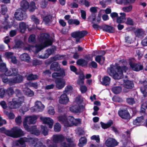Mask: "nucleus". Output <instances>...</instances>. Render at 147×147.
Returning <instances> with one entry per match:
<instances>
[{"instance_id":"f257e3e1","label":"nucleus","mask_w":147,"mask_h":147,"mask_svg":"<svg viewBox=\"0 0 147 147\" xmlns=\"http://www.w3.org/2000/svg\"><path fill=\"white\" fill-rule=\"evenodd\" d=\"M50 69L52 71H56L53 73L52 77L55 78V82L57 88L60 90L63 88L65 84V82L63 78H57L61 77L63 78L65 76V73L63 69H62L60 65L57 62H53L50 65Z\"/></svg>"},{"instance_id":"f03ea898","label":"nucleus","mask_w":147,"mask_h":147,"mask_svg":"<svg viewBox=\"0 0 147 147\" xmlns=\"http://www.w3.org/2000/svg\"><path fill=\"white\" fill-rule=\"evenodd\" d=\"M128 69L126 66L121 67L118 63H116L115 65H110V67L107 69V71L114 79L119 80L123 78V72H126Z\"/></svg>"},{"instance_id":"7ed1b4c3","label":"nucleus","mask_w":147,"mask_h":147,"mask_svg":"<svg viewBox=\"0 0 147 147\" xmlns=\"http://www.w3.org/2000/svg\"><path fill=\"white\" fill-rule=\"evenodd\" d=\"M24 97L22 96L18 98H14L11 101L8 103L9 108L10 109H16L21 106L24 101Z\"/></svg>"},{"instance_id":"20e7f679","label":"nucleus","mask_w":147,"mask_h":147,"mask_svg":"<svg viewBox=\"0 0 147 147\" xmlns=\"http://www.w3.org/2000/svg\"><path fill=\"white\" fill-rule=\"evenodd\" d=\"M10 130L9 136L13 138H18L24 135V131L17 127H14Z\"/></svg>"},{"instance_id":"39448f33","label":"nucleus","mask_w":147,"mask_h":147,"mask_svg":"<svg viewBox=\"0 0 147 147\" xmlns=\"http://www.w3.org/2000/svg\"><path fill=\"white\" fill-rule=\"evenodd\" d=\"M88 33L87 31L82 30L74 32L71 34V35L73 38H76V42H78L80 39L86 36Z\"/></svg>"},{"instance_id":"423d86ee","label":"nucleus","mask_w":147,"mask_h":147,"mask_svg":"<svg viewBox=\"0 0 147 147\" xmlns=\"http://www.w3.org/2000/svg\"><path fill=\"white\" fill-rule=\"evenodd\" d=\"M50 36L48 34L44 33L41 34L39 39L40 42H43L46 46L51 45L53 43L52 40L49 38Z\"/></svg>"},{"instance_id":"0eeeda50","label":"nucleus","mask_w":147,"mask_h":147,"mask_svg":"<svg viewBox=\"0 0 147 147\" xmlns=\"http://www.w3.org/2000/svg\"><path fill=\"white\" fill-rule=\"evenodd\" d=\"M133 59H129V64L132 70L138 72L144 69L143 65L140 63H136L133 61Z\"/></svg>"},{"instance_id":"6e6552de","label":"nucleus","mask_w":147,"mask_h":147,"mask_svg":"<svg viewBox=\"0 0 147 147\" xmlns=\"http://www.w3.org/2000/svg\"><path fill=\"white\" fill-rule=\"evenodd\" d=\"M14 16L16 19L18 20H22L25 19L27 17L26 12L22 10V9H18L15 12Z\"/></svg>"},{"instance_id":"1a4fd4ad","label":"nucleus","mask_w":147,"mask_h":147,"mask_svg":"<svg viewBox=\"0 0 147 147\" xmlns=\"http://www.w3.org/2000/svg\"><path fill=\"white\" fill-rule=\"evenodd\" d=\"M118 114L122 119L127 120L130 119V114L127 109H120L118 111Z\"/></svg>"},{"instance_id":"9d476101","label":"nucleus","mask_w":147,"mask_h":147,"mask_svg":"<svg viewBox=\"0 0 147 147\" xmlns=\"http://www.w3.org/2000/svg\"><path fill=\"white\" fill-rule=\"evenodd\" d=\"M23 80V78L22 75L18 74L16 76L11 78V80H10L11 81L10 82V84H11V85H13L15 84H16L20 83L22 82Z\"/></svg>"},{"instance_id":"9b49d317","label":"nucleus","mask_w":147,"mask_h":147,"mask_svg":"<svg viewBox=\"0 0 147 147\" xmlns=\"http://www.w3.org/2000/svg\"><path fill=\"white\" fill-rule=\"evenodd\" d=\"M119 142L114 139L109 138L105 141V144L106 146L109 147H114L118 145Z\"/></svg>"},{"instance_id":"f8f14e48","label":"nucleus","mask_w":147,"mask_h":147,"mask_svg":"<svg viewBox=\"0 0 147 147\" xmlns=\"http://www.w3.org/2000/svg\"><path fill=\"white\" fill-rule=\"evenodd\" d=\"M40 119L45 124H47L48 126L50 128H52L53 123V121L50 118H44L41 117Z\"/></svg>"},{"instance_id":"ddd939ff","label":"nucleus","mask_w":147,"mask_h":147,"mask_svg":"<svg viewBox=\"0 0 147 147\" xmlns=\"http://www.w3.org/2000/svg\"><path fill=\"white\" fill-rule=\"evenodd\" d=\"M45 107L40 102H38L34 107H32L31 109L32 112H38L42 111Z\"/></svg>"},{"instance_id":"4468645a","label":"nucleus","mask_w":147,"mask_h":147,"mask_svg":"<svg viewBox=\"0 0 147 147\" xmlns=\"http://www.w3.org/2000/svg\"><path fill=\"white\" fill-rule=\"evenodd\" d=\"M69 101V98L66 93L62 94L60 96L59 100V103L63 105H66Z\"/></svg>"},{"instance_id":"2eb2a0df","label":"nucleus","mask_w":147,"mask_h":147,"mask_svg":"<svg viewBox=\"0 0 147 147\" xmlns=\"http://www.w3.org/2000/svg\"><path fill=\"white\" fill-rule=\"evenodd\" d=\"M81 106L79 105H72L69 108L70 111L75 113H80L81 111Z\"/></svg>"},{"instance_id":"dca6fc26","label":"nucleus","mask_w":147,"mask_h":147,"mask_svg":"<svg viewBox=\"0 0 147 147\" xmlns=\"http://www.w3.org/2000/svg\"><path fill=\"white\" fill-rule=\"evenodd\" d=\"M103 30L109 33H113L115 32V28L113 26L105 24L102 26Z\"/></svg>"},{"instance_id":"f3484780","label":"nucleus","mask_w":147,"mask_h":147,"mask_svg":"<svg viewBox=\"0 0 147 147\" xmlns=\"http://www.w3.org/2000/svg\"><path fill=\"white\" fill-rule=\"evenodd\" d=\"M52 141L55 143H58L59 142H61L63 141L65 139L64 137L62 135H54L53 136Z\"/></svg>"},{"instance_id":"a211bd4d","label":"nucleus","mask_w":147,"mask_h":147,"mask_svg":"<svg viewBox=\"0 0 147 147\" xmlns=\"http://www.w3.org/2000/svg\"><path fill=\"white\" fill-rule=\"evenodd\" d=\"M26 139L27 140V142L31 146L35 147L36 144L39 142L38 139L37 138L28 137Z\"/></svg>"},{"instance_id":"6ab92c4d","label":"nucleus","mask_w":147,"mask_h":147,"mask_svg":"<svg viewBox=\"0 0 147 147\" xmlns=\"http://www.w3.org/2000/svg\"><path fill=\"white\" fill-rule=\"evenodd\" d=\"M29 3L26 0H24L21 1L20 4L21 8L19 9H22V10L26 12L29 7Z\"/></svg>"},{"instance_id":"aec40b11","label":"nucleus","mask_w":147,"mask_h":147,"mask_svg":"<svg viewBox=\"0 0 147 147\" xmlns=\"http://www.w3.org/2000/svg\"><path fill=\"white\" fill-rule=\"evenodd\" d=\"M19 28L20 32L22 34L24 33L25 32L26 29L28 28V25H26L24 22H22L19 23Z\"/></svg>"},{"instance_id":"412c9836","label":"nucleus","mask_w":147,"mask_h":147,"mask_svg":"<svg viewBox=\"0 0 147 147\" xmlns=\"http://www.w3.org/2000/svg\"><path fill=\"white\" fill-rule=\"evenodd\" d=\"M124 86L125 88L128 89H131L134 87L133 82L131 81L127 80H124Z\"/></svg>"},{"instance_id":"4be33fe9","label":"nucleus","mask_w":147,"mask_h":147,"mask_svg":"<svg viewBox=\"0 0 147 147\" xmlns=\"http://www.w3.org/2000/svg\"><path fill=\"white\" fill-rule=\"evenodd\" d=\"M88 61L83 59H80L76 61L77 64L82 67H86L88 64Z\"/></svg>"},{"instance_id":"5701e85b","label":"nucleus","mask_w":147,"mask_h":147,"mask_svg":"<svg viewBox=\"0 0 147 147\" xmlns=\"http://www.w3.org/2000/svg\"><path fill=\"white\" fill-rule=\"evenodd\" d=\"M29 132L31 134H34L36 136L39 135L40 133V131L37 129V127L36 125L32 126Z\"/></svg>"},{"instance_id":"b1692460","label":"nucleus","mask_w":147,"mask_h":147,"mask_svg":"<svg viewBox=\"0 0 147 147\" xmlns=\"http://www.w3.org/2000/svg\"><path fill=\"white\" fill-rule=\"evenodd\" d=\"M136 0H119L117 2L118 4L121 5L123 4L124 5H126L134 3Z\"/></svg>"},{"instance_id":"393cba45","label":"nucleus","mask_w":147,"mask_h":147,"mask_svg":"<svg viewBox=\"0 0 147 147\" xmlns=\"http://www.w3.org/2000/svg\"><path fill=\"white\" fill-rule=\"evenodd\" d=\"M102 81H101V84L102 85L107 86L109 84L111 78L108 76H105L102 78Z\"/></svg>"},{"instance_id":"a878e982","label":"nucleus","mask_w":147,"mask_h":147,"mask_svg":"<svg viewBox=\"0 0 147 147\" xmlns=\"http://www.w3.org/2000/svg\"><path fill=\"white\" fill-rule=\"evenodd\" d=\"M53 16L51 15L48 14L43 18V21L46 24H48L52 21Z\"/></svg>"},{"instance_id":"bb28decb","label":"nucleus","mask_w":147,"mask_h":147,"mask_svg":"<svg viewBox=\"0 0 147 147\" xmlns=\"http://www.w3.org/2000/svg\"><path fill=\"white\" fill-rule=\"evenodd\" d=\"M20 58L22 61L29 63L30 62V57L29 55L26 53H24L20 56Z\"/></svg>"},{"instance_id":"cd10ccee","label":"nucleus","mask_w":147,"mask_h":147,"mask_svg":"<svg viewBox=\"0 0 147 147\" xmlns=\"http://www.w3.org/2000/svg\"><path fill=\"white\" fill-rule=\"evenodd\" d=\"M23 91L24 94L27 96L32 97L34 95V92L28 88H25Z\"/></svg>"},{"instance_id":"c85d7f7f","label":"nucleus","mask_w":147,"mask_h":147,"mask_svg":"<svg viewBox=\"0 0 147 147\" xmlns=\"http://www.w3.org/2000/svg\"><path fill=\"white\" fill-rule=\"evenodd\" d=\"M67 22L69 25L74 24L78 26L80 24V21L77 19H70L68 20Z\"/></svg>"},{"instance_id":"c756f323","label":"nucleus","mask_w":147,"mask_h":147,"mask_svg":"<svg viewBox=\"0 0 147 147\" xmlns=\"http://www.w3.org/2000/svg\"><path fill=\"white\" fill-rule=\"evenodd\" d=\"M8 76L5 74H3L1 75V78L2 81L4 83L7 84H8L10 86H12L11 84H10V82L11 81V78L8 79L7 78Z\"/></svg>"},{"instance_id":"7c9ffc66","label":"nucleus","mask_w":147,"mask_h":147,"mask_svg":"<svg viewBox=\"0 0 147 147\" xmlns=\"http://www.w3.org/2000/svg\"><path fill=\"white\" fill-rule=\"evenodd\" d=\"M100 123L102 128L104 129H106L110 127L113 124V122L112 120H111L107 123H105L102 122H101Z\"/></svg>"},{"instance_id":"2f4dec72","label":"nucleus","mask_w":147,"mask_h":147,"mask_svg":"<svg viewBox=\"0 0 147 147\" xmlns=\"http://www.w3.org/2000/svg\"><path fill=\"white\" fill-rule=\"evenodd\" d=\"M122 89V88L120 86H114L112 88L111 90L113 93L117 94L121 92Z\"/></svg>"},{"instance_id":"473e14b6","label":"nucleus","mask_w":147,"mask_h":147,"mask_svg":"<svg viewBox=\"0 0 147 147\" xmlns=\"http://www.w3.org/2000/svg\"><path fill=\"white\" fill-rule=\"evenodd\" d=\"M36 8V4L34 1L31 2L29 5V7L28 8V10L30 12H33L34 11Z\"/></svg>"},{"instance_id":"72a5a7b5","label":"nucleus","mask_w":147,"mask_h":147,"mask_svg":"<svg viewBox=\"0 0 147 147\" xmlns=\"http://www.w3.org/2000/svg\"><path fill=\"white\" fill-rule=\"evenodd\" d=\"M36 36L35 34H31L28 38V42L29 43L34 44L36 42Z\"/></svg>"},{"instance_id":"f704fd0d","label":"nucleus","mask_w":147,"mask_h":147,"mask_svg":"<svg viewBox=\"0 0 147 147\" xmlns=\"http://www.w3.org/2000/svg\"><path fill=\"white\" fill-rule=\"evenodd\" d=\"M37 119V117L36 116H30L29 117V121L28 123L29 125L33 124H35Z\"/></svg>"},{"instance_id":"c9c22d12","label":"nucleus","mask_w":147,"mask_h":147,"mask_svg":"<svg viewBox=\"0 0 147 147\" xmlns=\"http://www.w3.org/2000/svg\"><path fill=\"white\" fill-rule=\"evenodd\" d=\"M40 127L42 134L45 136L47 135L48 134V129L47 126L45 125H41Z\"/></svg>"},{"instance_id":"e433bc0d","label":"nucleus","mask_w":147,"mask_h":147,"mask_svg":"<svg viewBox=\"0 0 147 147\" xmlns=\"http://www.w3.org/2000/svg\"><path fill=\"white\" fill-rule=\"evenodd\" d=\"M5 90L6 95H7L8 96H11L14 93V91L12 87L8 88L7 89H5Z\"/></svg>"},{"instance_id":"4c0bfd02","label":"nucleus","mask_w":147,"mask_h":147,"mask_svg":"<svg viewBox=\"0 0 147 147\" xmlns=\"http://www.w3.org/2000/svg\"><path fill=\"white\" fill-rule=\"evenodd\" d=\"M47 144L48 147H57L56 143L49 139L47 140Z\"/></svg>"},{"instance_id":"58836bf2","label":"nucleus","mask_w":147,"mask_h":147,"mask_svg":"<svg viewBox=\"0 0 147 147\" xmlns=\"http://www.w3.org/2000/svg\"><path fill=\"white\" fill-rule=\"evenodd\" d=\"M67 120V122H68L69 123L74 125L75 123V121H76V119H74L73 116H69L68 117Z\"/></svg>"},{"instance_id":"ea45409f","label":"nucleus","mask_w":147,"mask_h":147,"mask_svg":"<svg viewBox=\"0 0 147 147\" xmlns=\"http://www.w3.org/2000/svg\"><path fill=\"white\" fill-rule=\"evenodd\" d=\"M26 139H27V138L25 137L21 138L18 141V143L24 147H25L26 146L25 142H27V140Z\"/></svg>"},{"instance_id":"a19ab883","label":"nucleus","mask_w":147,"mask_h":147,"mask_svg":"<svg viewBox=\"0 0 147 147\" xmlns=\"http://www.w3.org/2000/svg\"><path fill=\"white\" fill-rule=\"evenodd\" d=\"M54 129L55 132H59L61 129L60 124L59 123H56L54 126Z\"/></svg>"},{"instance_id":"79ce46f5","label":"nucleus","mask_w":147,"mask_h":147,"mask_svg":"<svg viewBox=\"0 0 147 147\" xmlns=\"http://www.w3.org/2000/svg\"><path fill=\"white\" fill-rule=\"evenodd\" d=\"M5 114L10 119H13L15 117V115L12 112L9 113L8 111H6L5 112Z\"/></svg>"},{"instance_id":"37998d69","label":"nucleus","mask_w":147,"mask_h":147,"mask_svg":"<svg viewBox=\"0 0 147 147\" xmlns=\"http://www.w3.org/2000/svg\"><path fill=\"white\" fill-rule=\"evenodd\" d=\"M133 6L131 5H129L128 6L123 7L122 8V10L126 12H128L131 11L132 9Z\"/></svg>"},{"instance_id":"c03bdc74","label":"nucleus","mask_w":147,"mask_h":147,"mask_svg":"<svg viewBox=\"0 0 147 147\" xmlns=\"http://www.w3.org/2000/svg\"><path fill=\"white\" fill-rule=\"evenodd\" d=\"M37 78V76L34 75L32 74H29L27 77V79L28 80H34Z\"/></svg>"},{"instance_id":"a18cd8bd","label":"nucleus","mask_w":147,"mask_h":147,"mask_svg":"<svg viewBox=\"0 0 147 147\" xmlns=\"http://www.w3.org/2000/svg\"><path fill=\"white\" fill-rule=\"evenodd\" d=\"M126 101L129 104L131 105H132L135 103L134 98L132 97L127 98Z\"/></svg>"},{"instance_id":"49530a36","label":"nucleus","mask_w":147,"mask_h":147,"mask_svg":"<svg viewBox=\"0 0 147 147\" xmlns=\"http://www.w3.org/2000/svg\"><path fill=\"white\" fill-rule=\"evenodd\" d=\"M96 15L94 13H92L91 15L89 16V21L91 22V24H94V21L95 20Z\"/></svg>"},{"instance_id":"de8ad7c7","label":"nucleus","mask_w":147,"mask_h":147,"mask_svg":"<svg viewBox=\"0 0 147 147\" xmlns=\"http://www.w3.org/2000/svg\"><path fill=\"white\" fill-rule=\"evenodd\" d=\"M36 49L35 50V53H38L40 51L42 50L44 47L42 45H36L35 46Z\"/></svg>"},{"instance_id":"09e8293b","label":"nucleus","mask_w":147,"mask_h":147,"mask_svg":"<svg viewBox=\"0 0 147 147\" xmlns=\"http://www.w3.org/2000/svg\"><path fill=\"white\" fill-rule=\"evenodd\" d=\"M6 64L4 63H1L0 64V71L1 72H4L7 69Z\"/></svg>"},{"instance_id":"8fccbe9b","label":"nucleus","mask_w":147,"mask_h":147,"mask_svg":"<svg viewBox=\"0 0 147 147\" xmlns=\"http://www.w3.org/2000/svg\"><path fill=\"white\" fill-rule=\"evenodd\" d=\"M0 130L1 132H2L7 136H9V133L10 132V130L6 129L5 127H3L0 128Z\"/></svg>"},{"instance_id":"3c124183","label":"nucleus","mask_w":147,"mask_h":147,"mask_svg":"<svg viewBox=\"0 0 147 147\" xmlns=\"http://www.w3.org/2000/svg\"><path fill=\"white\" fill-rule=\"evenodd\" d=\"M110 16L111 18L113 20V21H114L116 18H117L118 16V13L116 12H113L111 13Z\"/></svg>"},{"instance_id":"603ef678","label":"nucleus","mask_w":147,"mask_h":147,"mask_svg":"<svg viewBox=\"0 0 147 147\" xmlns=\"http://www.w3.org/2000/svg\"><path fill=\"white\" fill-rule=\"evenodd\" d=\"M125 20V18H123L121 16H118L117 18L116 22L117 23L120 24L123 23Z\"/></svg>"},{"instance_id":"864d4df0","label":"nucleus","mask_w":147,"mask_h":147,"mask_svg":"<svg viewBox=\"0 0 147 147\" xmlns=\"http://www.w3.org/2000/svg\"><path fill=\"white\" fill-rule=\"evenodd\" d=\"M56 50V49L55 47L53 48L47 49L46 50V52H47L50 55L51 54L54 53V52Z\"/></svg>"},{"instance_id":"5fc2aeb1","label":"nucleus","mask_w":147,"mask_h":147,"mask_svg":"<svg viewBox=\"0 0 147 147\" xmlns=\"http://www.w3.org/2000/svg\"><path fill=\"white\" fill-rule=\"evenodd\" d=\"M126 24L127 25L130 26H133L134 25L133 20L130 18H128L127 19V21L126 22Z\"/></svg>"},{"instance_id":"6e6d98bb","label":"nucleus","mask_w":147,"mask_h":147,"mask_svg":"<svg viewBox=\"0 0 147 147\" xmlns=\"http://www.w3.org/2000/svg\"><path fill=\"white\" fill-rule=\"evenodd\" d=\"M32 19L35 23L36 27H37V25L40 23L39 20L35 16H32Z\"/></svg>"},{"instance_id":"4d7b16f0","label":"nucleus","mask_w":147,"mask_h":147,"mask_svg":"<svg viewBox=\"0 0 147 147\" xmlns=\"http://www.w3.org/2000/svg\"><path fill=\"white\" fill-rule=\"evenodd\" d=\"M80 90L82 93L84 94L87 91V88L85 86L82 85L80 87Z\"/></svg>"},{"instance_id":"13d9d810","label":"nucleus","mask_w":147,"mask_h":147,"mask_svg":"<svg viewBox=\"0 0 147 147\" xmlns=\"http://www.w3.org/2000/svg\"><path fill=\"white\" fill-rule=\"evenodd\" d=\"M6 95L5 89L0 88V98H3Z\"/></svg>"},{"instance_id":"bf43d9fd","label":"nucleus","mask_w":147,"mask_h":147,"mask_svg":"<svg viewBox=\"0 0 147 147\" xmlns=\"http://www.w3.org/2000/svg\"><path fill=\"white\" fill-rule=\"evenodd\" d=\"M21 118V117L20 116H18L16 118L15 121L17 125H20L21 124L22 122Z\"/></svg>"},{"instance_id":"052dcab7","label":"nucleus","mask_w":147,"mask_h":147,"mask_svg":"<svg viewBox=\"0 0 147 147\" xmlns=\"http://www.w3.org/2000/svg\"><path fill=\"white\" fill-rule=\"evenodd\" d=\"M91 139L92 140H94L96 141L97 143L99 142L100 141V138L98 135H93L91 137Z\"/></svg>"},{"instance_id":"680f3d73","label":"nucleus","mask_w":147,"mask_h":147,"mask_svg":"<svg viewBox=\"0 0 147 147\" xmlns=\"http://www.w3.org/2000/svg\"><path fill=\"white\" fill-rule=\"evenodd\" d=\"M102 55H98L95 57V61L100 64H101Z\"/></svg>"},{"instance_id":"e2e57ef3","label":"nucleus","mask_w":147,"mask_h":147,"mask_svg":"<svg viewBox=\"0 0 147 147\" xmlns=\"http://www.w3.org/2000/svg\"><path fill=\"white\" fill-rule=\"evenodd\" d=\"M11 72L12 76H16L18 74V70L16 68H12L11 69Z\"/></svg>"},{"instance_id":"0e129e2a","label":"nucleus","mask_w":147,"mask_h":147,"mask_svg":"<svg viewBox=\"0 0 147 147\" xmlns=\"http://www.w3.org/2000/svg\"><path fill=\"white\" fill-rule=\"evenodd\" d=\"M13 53L11 52H6L5 56L7 59H11L13 56Z\"/></svg>"},{"instance_id":"69168bd1","label":"nucleus","mask_w":147,"mask_h":147,"mask_svg":"<svg viewBox=\"0 0 147 147\" xmlns=\"http://www.w3.org/2000/svg\"><path fill=\"white\" fill-rule=\"evenodd\" d=\"M140 90L142 93L143 94L144 97H146L147 96V92L146 91V88L145 87H142L140 88Z\"/></svg>"},{"instance_id":"338daca9","label":"nucleus","mask_w":147,"mask_h":147,"mask_svg":"<svg viewBox=\"0 0 147 147\" xmlns=\"http://www.w3.org/2000/svg\"><path fill=\"white\" fill-rule=\"evenodd\" d=\"M73 89L71 85H67L65 88V91L66 93L69 92H70Z\"/></svg>"},{"instance_id":"774afa93","label":"nucleus","mask_w":147,"mask_h":147,"mask_svg":"<svg viewBox=\"0 0 147 147\" xmlns=\"http://www.w3.org/2000/svg\"><path fill=\"white\" fill-rule=\"evenodd\" d=\"M0 105L4 109H6L7 107V104L4 100L0 102Z\"/></svg>"}]
</instances>
